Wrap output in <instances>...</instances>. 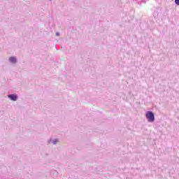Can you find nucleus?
<instances>
[{
    "label": "nucleus",
    "instance_id": "nucleus-1",
    "mask_svg": "<svg viewBox=\"0 0 179 179\" xmlns=\"http://www.w3.org/2000/svg\"><path fill=\"white\" fill-rule=\"evenodd\" d=\"M145 117L148 122H155V113L153 112L148 110L145 113Z\"/></svg>",
    "mask_w": 179,
    "mask_h": 179
},
{
    "label": "nucleus",
    "instance_id": "nucleus-2",
    "mask_svg": "<svg viewBox=\"0 0 179 179\" xmlns=\"http://www.w3.org/2000/svg\"><path fill=\"white\" fill-rule=\"evenodd\" d=\"M8 62L11 64V65H16V64H17V57L16 56L10 57L8 58Z\"/></svg>",
    "mask_w": 179,
    "mask_h": 179
},
{
    "label": "nucleus",
    "instance_id": "nucleus-3",
    "mask_svg": "<svg viewBox=\"0 0 179 179\" xmlns=\"http://www.w3.org/2000/svg\"><path fill=\"white\" fill-rule=\"evenodd\" d=\"M8 98L10 99L11 101H17L19 96H17V94H11L8 95Z\"/></svg>",
    "mask_w": 179,
    "mask_h": 179
},
{
    "label": "nucleus",
    "instance_id": "nucleus-4",
    "mask_svg": "<svg viewBox=\"0 0 179 179\" xmlns=\"http://www.w3.org/2000/svg\"><path fill=\"white\" fill-rule=\"evenodd\" d=\"M52 143V145H55L56 143H58V139H54V140H50L49 141V143Z\"/></svg>",
    "mask_w": 179,
    "mask_h": 179
},
{
    "label": "nucleus",
    "instance_id": "nucleus-5",
    "mask_svg": "<svg viewBox=\"0 0 179 179\" xmlns=\"http://www.w3.org/2000/svg\"><path fill=\"white\" fill-rule=\"evenodd\" d=\"M175 3L179 6V0H175Z\"/></svg>",
    "mask_w": 179,
    "mask_h": 179
},
{
    "label": "nucleus",
    "instance_id": "nucleus-6",
    "mask_svg": "<svg viewBox=\"0 0 179 179\" xmlns=\"http://www.w3.org/2000/svg\"><path fill=\"white\" fill-rule=\"evenodd\" d=\"M56 36L58 37L59 36V32H56Z\"/></svg>",
    "mask_w": 179,
    "mask_h": 179
},
{
    "label": "nucleus",
    "instance_id": "nucleus-7",
    "mask_svg": "<svg viewBox=\"0 0 179 179\" xmlns=\"http://www.w3.org/2000/svg\"><path fill=\"white\" fill-rule=\"evenodd\" d=\"M49 1H52V0H49Z\"/></svg>",
    "mask_w": 179,
    "mask_h": 179
}]
</instances>
